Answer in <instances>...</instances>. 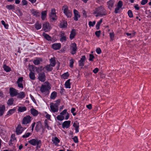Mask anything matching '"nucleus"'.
I'll return each mask as SVG.
<instances>
[{"label": "nucleus", "instance_id": "obj_1", "mask_svg": "<svg viewBox=\"0 0 151 151\" xmlns=\"http://www.w3.org/2000/svg\"><path fill=\"white\" fill-rule=\"evenodd\" d=\"M94 14H96L95 16L96 17H102L106 15V13L105 9L101 6L95 9Z\"/></svg>", "mask_w": 151, "mask_h": 151}, {"label": "nucleus", "instance_id": "obj_2", "mask_svg": "<svg viewBox=\"0 0 151 151\" xmlns=\"http://www.w3.org/2000/svg\"><path fill=\"white\" fill-rule=\"evenodd\" d=\"M28 142L33 146L36 145L37 148H38L40 147L39 145L41 143V141L40 140L33 139L29 141Z\"/></svg>", "mask_w": 151, "mask_h": 151}, {"label": "nucleus", "instance_id": "obj_3", "mask_svg": "<svg viewBox=\"0 0 151 151\" xmlns=\"http://www.w3.org/2000/svg\"><path fill=\"white\" fill-rule=\"evenodd\" d=\"M62 10L63 11L64 13L68 18H70L72 15V13L68 9V6H64L63 7Z\"/></svg>", "mask_w": 151, "mask_h": 151}, {"label": "nucleus", "instance_id": "obj_4", "mask_svg": "<svg viewBox=\"0 0 151 151\" xmlns=\"http://www.w3.org/2000/svg\"><path fill=\"white\" fill-rule=\"evenodd\" d=\"M49 84V83H45L44 85H42L40 88V91L43 93L48 91L50 89V86Z\"/></svg>", "mask_w": 151, "mask_h": 151}, {"label": "nucleus", "instance_id": "obj_5", "mask_svg": "<svg viewBox=\"0 0 151 151\" xmlns=\"http://www.w3.org/2000/svg\"><path fill=\"white\" fill-rule=\"evenodd\" d=\"M77 50V47L75 43H73L71 44L70 45V53L72 55L75 54L76 53Z\"/></svg>", "mask_w": 151, "mask_h": 151}, {"label": "nucleus", "instance_id": "obj_6", "mask_svg": "<svg viewBox=\"0 0 151 151\" xmlns=\"http://www.w3.org/2000/svg\"><path fill=\"white\" fill-rule=\"evenodd\" d=\"M31 117L29 115L24 117L22 120V124H27L30 123L31 121Z\"/></svg>", "mask_w": 151, "mask_h": 151}, {"label": "nucleus", "instance_id": "obj_7", "mask_svg": "<svg viewBox=\"0 0 151 151\" xmlns=\"http://www.w3.org/2000/svg\"><path fill=\"white\" fill-rule=\"evenodd\" d=\"M42 129V132H43L44 131V129L43 127L41 122L40 121H39L36 123V124L35 127V129L37 132H39L40 130Z\"/></svg>", "mask_w": 151, "mask_h": 151}, {"label": "nucleus", "instance_id": "obj_8", "mask_svg": "<svg viewBox=\"0 0 151 151\" xmlns=\"http://www.w3.org/2000/svg\"><path fill=\"white\" fill-rule=\"evenodd\" d=\"M18 91L13 88L9 89V93L11 97H14L17 95Z\"/></svg>", "mask_w": 151, "mask_h": 151}, {"label": "nucleus", "instance_id": "obj_9", "mask_svg": "<svg viewBox=\"0 0 151 151\" xmlns=\"http://www.w3.org/2000/svg\"><path fill=\"white\" fill-rule=\"evenodd\" d=\"M50 19L52 20H55L57 19V17L55 13V10L54 9H52L51 10V12L49 15Z\"/></svg>", "mask_w": 151, "mask_h": 151}, {"label": "nucleus", "instance_id": "obj_10", "mask_svg": "<svg viewBox=\"0 0 151 151\" xmlns=\"http://www.w3.org/2000/svg\"><path fill=\"white\" fill-rule=\"evenodd\" d=\"M50 107L51 111L53 113L57 112L58 110V107L54 105V103L50 104Z\"/></svg>", "mask_w": 151, "mask_h": 151}, {"label": "nucleus", "instance_id": "obj_11", "mask_svg": "<svg viewBox=\"0 0 151 151\" xmlns=\"http://www.w3.org/2000/svg\"><path fill=\"white\" fill-rule=\"evenodd\" d=\"M24 130V129L21 126V125L20 124L18 125L16 130V134L17 135H19L21 134Z\"/></svg>", "mask_w": 151, "mask_h": 151}, {"label": "nucleus", "instance_id": "obj_12", "mask_svg": "<svg viewBox=\"0 0 151 151\" xmlns=\"http://www.w3.org/2000/svg\"><path fill=\"white\" fill-rule=\"evenodd\" d=\"M38 78L40 81L44 82L45 80V73L42 72L39 74Z\"/></svg>", "mask_w": 151, "mask_h": 151}, {"label": "nucleus", "instance_id": "obj_13", "mask_svg": "<svg viewBox=\"0 0 151 151\" xmlns=\"http://www.w3.org/2000/svg\"><path fill=\"white\" fill-rule=\"evenodd\" d=\"M31 13L33 16H35L36 17H39L40 16V12L39 11L33 9H32Z\"/></svg>", "mask_w": 151, "mask_h": 151}, {"label": "nucleus", "instance_id": "obj_14", "mask_svg": "<svg viewBox=\"0 0 151 151\" xmlns=\"http://www.w3.org/2000/svg\"><path fill=\"white\" fill-rule=\"evenodd\" d=\"M43 30L45 32L49 31L51 29L50 26L48 23H46L43 24L42 27Z\"/></svg>", "mask_w": 151, "mask_h": 151}, {"label": "nucleus", "instance_id": "obj_15", "mask_svg": "<svg viewBox=\"0 0 151 151\" xmlns=\"http://www.w3.org/2000/svg\"><path fill=\"white\" fill-rule=\"evenodd\" d=\"M74 16L73 19L74 20L77 21L78 20V18L80 17V15L79 12L76 9H74L73 11Z\"/></svg>", "mask_w": 151, "mask_h": 151}, {"label": "nucleus", "instance_id": "obj_16", "mask_svg": "<svg viewBox=\"0 0 151 151\" xmlns=\"http://www.w3.org/2000/svg\"><path fill=\"white\" fill-rule=\"evenodd\" d=\"M61 47L60 44L56 43L52 45V48L55 50H58L60 49Z\"/></svg>", "mask_w": 151, "mask_h": 151}, {"label": "nucleus", "instance_id": "obj_17", "mask_svg": "<svg viewBox=\"0 0 151 151\" xmlns=\"http://www.w3.org/2000/svg\"><path fill=\"white\" fill-rule=\"evenodd\" d=\"M30 111L31 114L34 116H37L39 113L38 111L34 108L31 109Z\"/></svg>", "mask_w": 151, "mask_h": 151}, {"label": "nucleus", "instance_id": "obj_18", "mask_svg": "<svg viewBox=\"0 0 151 151\" xmlns=\"http://www.w3.org/2000/svg\"><path fill=\"white\" fill-rule=\"evenodd\" d=\"M86 59V57L85 55L82 56V58H81L80 60L79 61V66H83L84 65V62Z\"/></svg>", "mask_w": 151, "mask_h": 151}, {"label": "nucleus", "instance_id": "obj_19", "mask_svg": "<svg viewBox=\"0 0 151 151\" xmlns=\"http://www.w3.org/2000/svg\"><path fill=\"white\" fill-rule=\"evenodd\" d=\"M17 98L21 99L24 98L25 96V94L24 92H20L19 93L17 92Z\"/></svg>", "mask_w": 151, "mask_h": 151}, {"label": "nucleus", "instance_id": "obj_20", "mask_svg": "<svg viewBox=\"0 0 151 151\" xmlns=\"http://www.w3.org/2000/svg\"><path fill=\"white\" fill-rule=\"evenodd\" d=\"M70 121H65L62 124V127L63 128H67L69 127L70 124Z\"/></svg>", "mask_w": 151, "mask_h": 151}, {"label": "nucleus", "instance_id": "obj_21", "mask_svg": "<svg viewBox=\"0 0 151 151\" xmlns=\"http://www.w3.org/2000/svg\"><path fill=\"white\" fill-rule=\"evenodd\" d=\"M114 3V1L112 0H110L107 2L108 7L109 9H111L113 7Z\"/></svg>", "mask_w": 151, "mask_h": 151}, {"label": "nucleus", "instance_id": "obj_22", "mask_svg": "<svg viewBox=\"0 0 151 151\" xmlns=\"http://www.w3.org/2000/svg\"><path fill=\"white\" fill-rule=\"evenodd\" d=\"M5 107L4 105H0V116H2L4 114L5 111Z\"/></svg>", "mask_w": 151, "mask_h": 151}, {"label": "nucleus", "instance_id": "obj_23", "mask_svg": "<svg viewBox=\"0 0 151 151\" xmlns=\"http://www.w3.org/2000/svg\"><path fill=\"white\" fill-rule=\"evenodd\" d=\"M47 10H45L43 11L41 13V18L42 20H45V18L46 17L47 14Z\"/></svg>", "mask_w": 151, "mask_h": 151}, {"label": "nucleus", "instance_id": "obj_24", "mask_svg": "<svg viewBox=\"0 0 151 151\" xmlns=\"http://www.w3.org/2000/svg\"><path fill=\"white\" fill-rule=\"evenodd\" d=\"M76 35V30L74 29H72L70 35V38L71 40L73 39Z\"/></svg>", "mask_w": 151, "mask_h": 151}, {"label": "nucleus", "instance_id": "obj_25", "mask_svg": "<svg viewBox=\"0 0 151 151\" xmlns=\"http://www.w3.org/2000/svg\"><path fill=\"white\" fill-rule=\"evenodd\" d=\"M42 61V59L38 58L36 60H34L33 61V63L35 65H38Z\"/></svg>", "mask_w": 151, "mask_h": 151}, {"label": "nucleus", "instance_id": "obj_26", "mask_svg": "<svg viewBox=\"0 0 151 151\" xmlns=\"http://www.w3.org/2000/svg\"><path fill=\"white\" fill-rule=\"evenodd\" d=\"M57 96V93L55 91L53 92L51 94L50 99H54Z\"/></svg>", "mask_w": 151, "mask_h": 151}, {"label": "nucleus", "instance_id": "obj_27", "mask_svg": "<svg viewBox=\"0 0 151 151\" xmlns=\"http://www.w3.org/2000/svg\"><path fill=\"white\" fill-rule=\"evenodd\" d=\"M73 126L75 128L76 132H79L78 129L79 127L78 123H76L74 122L73 124Z\"/></svg>", "mask_w": 151, "mask_h": 151}, {"label": "nucleus", "instance_id": "obj_28", "mask_svg": "<svg viewBox=\"0 0 151 151\" xmlns=\"http://www.w3.org/2000/svg\"><path fill=\"white\" fill-rule=\"evenodd\" d=\"M14 101V99L13 98H11L8 100L7 103L9 106H11L13 104Z\"/></svg>", "mask_w": 151, "mask_h": 151}, {"label": "nucleus", "instance_id": "obj_29", "mask_svg": "<svg viewBox=\"0 0 151 151\" xmlns=\"http://www.w3.org/2000/svg\"><path fill=\"white\" fill-rule=\"evenodd\" d=\"M29 76L30 79L32 80H34L35 78V73L32 71L30 72Z\"/></svg>", "mask_w": 151, "mask_h": 151}, {"label": "nucleus", "instance_id": "obj_30", "mask_svg": "<svg viewBox=\"0 0 151 151\" xmlns=\"http://www.w3.org/2000/svg\"><path fill=\"white\" fill-rule=\"evenodd\" d=\"M27 110V108L25 106H19L18 107V111L20 112H23Z\"/></svg>", "mask_w": 151, "mask_h": 151}, {"label": "nucleus", "instance_id": "obj_31", "mask_svg": "<svg viewBox=\"0 0 151 151\" xmlns=\"http://www.w3.org/2000/svg\"><path fill=\"white\" fill-rule=\"evenodd\" d=\"M52 66L50 65H48L45 66L44 68H45L48 71H51L52 69Z\"/></svg>", "mask_w": 151, "mask_h": 151}, {"label": "nucleus", "instance_id": "obj_32", "mask_svg": "<svg viewBox=\"0 0 151 151\" xmlns=\"http://www.w3.org/2000/svg\"><path fill=\"white\" fill-rule=\"evenodd\" d=\"M50 65L52 67H54L56 64L55 60L54 58H52L50 60Z\"/></svg>", "mask_w": 151, "mask_h": 151}, {"label": "nucleus", "instance_id": "obj_33", "mask_svg": "<svg viewBox=\"0 0 151 151\" xmlns=\"http://www.w3.org/2000/svg\"><path fill=\"white\" fill-rule=\"evenodd\" d=\"M43 36L48 41H50L51 40V37L49 35L45 33H43Z\"/></svg>", "mask_w": 151, "mask_h": 151}, {"label": "nucleus", "instance_id": "obj_34", "mask_svg": "<svg viewBox=\"0 0 151 151\" xmlns=\"http://www.w3.org/2000/svg\"><path fill=\"white\" fill-rule=\"evenodd\" d=\"M70 79L68 80L65 83V85L66 88H70Z\"/></svg>", "mask_w": 151, "mask_h": 151}, {"label": "nucleus", "instance_id": "obj_35", "mask_svg": "<svg viewBox=\"0 0 151 151\" xmlns=\"http://www.w3.org/2000/svg\"><path fill=\"white\" fill-rule=\"evenodd\" d=\"M6 8L9 10H15V6L14 5H7L6 6Z\"/></svg>", "mask_w": 151, "mask_h": 151}, {"label": "nucleus", "instance_id": "obj_36", "mask_svg": "<svg viewBox=\"0 0 151 151\" xmlns=\"http://www.w3.org/2000/svg\"><path fill=\"white\" fill-rule=\"evenodd\" d=\"M52 141L55 144H57L59 143L60 142V140L57 137H55L54 138H53L52 139Z\"/></svg>", "mask_w": 151, "mask_h": 151}, {"label": "nucleus", "instance_id": "obj_37", "mask_svg": "<svg viewBox=\"0 0 151 151\" xmlns=\"http://www.w3.org/2000/svg\"><path fill=\"white\" fill-rule=\"evenodd\" d=\"M3 68L4 70L6 72H9L11 70L10 68L6 64H4V65Z\"/></svg>", "mask_w": 151, "mask_h": 151}, {"label": "nucleus", "instance_id": "obj_38", "mask_svg": "<svg viewBox=\"0 0 151 151\" xmlns=\"http://www.w3.org/2000/svg\"><path fill=\"white\" fill-rule=\"evenodd\" d=\"M102 19H101L100 21L98 22L96 25V28L97 29H99L101 23L102 22Z\"/></svg>", "mask_w": 151, "mask_h": 151}, {"label": "nucleus", "instance_id": "obj_39", "mask_svg": "<svg viewBox=\"0 0 151 151\" xmlns=\"http://www.w3.org/2000/svg\"><path fill=\"white\" fill-rule=\"evenodd\" d=\"M35 28L37 30L40 29L41 28V24L37 22L35 24Z\"/></svg>", "mask_w": 151, "mask_h": 151}, {"label": "nucleus", "instance_id": "obj_40", "mask_svg": "<svg viewBox=\"0 0 151 151\" xmlns=\"http://www.w3.org/2000/svg\"><path fill=\"white\" fill-rule=\"evenodd\" d=\"M16 110V109L14 108L10 109L8 112L7 115H11L14 113Z\"/></svg>", "mask_w": 151, "mask_h": 151}, {"label": "nucleus", "instance_id": "obj_41", "mask_svg": "<svg viewBox=\"0 0 151 151\" xmlns=\"http://www.w3.org/2000/svg\"><path fill=\"white\" fill-rule=\"evenodd\" d=\"M69 76V74L68 72L65 73L62 75V77L64 79H67Z\"/></svg>", "mask_w": 151, "mask_h": 151}, {"label": "nucleus", "instance_id": "obj_42", "mask_svg": "<svg viewBox=\"0 0 151 151\" xmlns=\"http://www.w3.org/2000/svg\"><path fill=\"white\" fill-rule=\"evenodd\" d=\"M45 127H47L48 130H51L52 129V128L51 127L48 126V125L47 123V121L45 120Z\"/></svg>", "mask_w": 151, "mask_h": 151}, {"label": "nucleus", "instance_id": "obj_43", "mask_svg": "<svg viewBox=\"0 0 151 151\" xmlns=\"http://www.w3.org/2000/svg\"><path fill=\"white\" fill-rule=\"evenodd\" d=\"M57 119L58 120L60 121H62L64 119V116H62V115H58L57 117Z\"/></svg>", "mask_w": 151, "mask_h": 151}, {"label": "nucleus", "instance_id": "obj_44", "mask_svg": "<svg viewBox=\"0 0 151 151\" xmlns=\"http://www.w3.org/2000/svg\"><path fill=\"white\" fill-rule=\"evenodd\" d=\"M128 14L129 17L130 18H132L133 17L132 12L130 10H128Z\"/></svg>", "mask_w": 151, "mask_h": 151}, {"label": "nucleus", "instance_id": "obj_45", "mask_svg": "<svg viewBox=\"0 0 151 151\" xmlns=\"http://www.w3.org/2000/svg\"><path fill=\"white\" fill-rule=\"evenodd\" d=\"M1 24L4 26V27L6 29H8L9 27V25L7 24H6L4 20H2L1 21Z\"/></svg>", "mask_w": 151, "mask_h": 151}, {"label": "nucleus", "instance_id": "obj_46", "mask_svg": "<svg viewBox=\"0 0 151 151\" xmlns=\"http://www.w3.org/2000/svg\"><path fill=\"white\" fill-rule=\"evenodd\" d=\"M96 23V22L94 21L93 22L90 21L89 22L88 24L90 27H93L94 26Z\"/></svg>", "mask_w": 151, "mask_h": 151}, {"label": "nucleus", "instance_id": "obj_47", "mask_svg": "<svg viewBox=\"0 0 151 151\" xmlns=\"http://www.w3.org/2000/svg\"><path fill=\"white\" fill-rule=\"evenodd\" d=\"M23 77H20L19 78L17 82V83H22V81H23Z\"/></svg>", "mask_w": 151, "mask_h": 151}, {"label": "nucleus", "instance_id": "obj_48", "mask_svg": "<svg viewBox=\"0 0 151 151\" xmlns=\"http://www.w3.org/2000/svg\"><path fill=\"white\" fill-rule=\"evenodd\" d=\"M74 61L73 59H72L70 60V66L72 68L73 66Z\"/></svg>", "mask_w": 151, "mask_h": 151}, {"label": "nucleus", "instance_id": "obj_49", "mask_svg": "<svg viewBox=\"0 0 151 151\" xmlns=\"http://www.w3.org/2000/svg\"><path fill=\"white\" fill-rule=\"evenodd\" d=\"M55 104L54 103V105L58 107L60 103V101L59 100H58L55 101Z\"/></svg>", "mask_w": 151, "mask_h": 151}, {"label": "nucleus", "instance_id": "obj_50", "mask_svg": "<svg viewBox=\"0 0 151 151\" xmlns=\"http://www.w3.org/2000/svg\"><path fill=\"white\" fill-rule=\"evenodd\" d=\"M31 134V133L30 132H27L25 134L22 136V137L24 138H27Z\"/></svg>", "mask_w": 151, "mask_h": 151}, {"label": "nucleus", "instance_id": "obj_51", "mask_svg": "<svg viewBox=\"0 0 151 151\" xmlns=\"http://www.w3.org/2000/svg\"><path fill=\"white\" fill-rule=\"evenodd\" d=\"M94 58V56L93 54H90L89 55V60L91 61H93Z\"/></svg>", "mask_w": 151, "mask_h": 151}, {"label": "nucleus", "instance_id": "obj_52", "mask_svg": "<svg viewBox=\"0 0 151 151\" xmlns=\"http://www.w3.org/2000/svg\"><path fill=\"white\" fill-rule=\"evenodd\" d=\"M122 6V2L121 1H119L117 4V6L121 8Z\"/></svg>", "mask_w": 151, "mask_h": 151}, {"label": "nucleus", "instance_id": "obj_53", "mask_svg": "<svg viewBox=\"0 0 151 151\" xmlns=\"http://www.w3.org/2000/svg\"><path fill=\"white\" fill-rule=\"evenodd\" d=\"M61 27L62 28H65L67 27V23L66 22H64L60 24Z\"/></svg>", "mask_w": 151, "mask_h": 151}, {"label": "nucleus", "instance_id": "obj_54", "mask_svg": "<svg viewBox=\"0 0 151 151\" xmlns=\"http://www.w3.org/2000/svg\"><path fill=\"white\" fill-rule=\"evenodd\" d=\"M72 139L75 143H77L78 142V139L77 136H75Z\"/></svg>", "mask_w": 151, "mask_h": 151}, {"label": "nucleus", "instance_id": "obj_55", "mask_svg": "<svg viewBox=\"0 0 151 151\" xmlns=\"http://www.w3.org/2000/svg\"><path fill=\"white\" fill-rule=\"evenodd\" d=\"M16 138L15 137V135L14 134H12L11 135V137L10 139V141H12L15 140Z\"/></svg>", "mask_w": 151, "mask_h": 151}, {"label": "nucleus", "instance_id": "obj_56", "mask_svg": "<svg viewBox=\"0 0 151 151\" xmlns=\"http://www.w3.org/2000/svg\"><path fill=\"white\" fill-rule=\"evenodd\" d=\"M148 0H142L141 1V4L142 5H144L147 3Z\"/></svg>", "mask_w": 151, "mask_h": 151}, {"label": "nucleus", "instance_id": "obj_57", "mask_svg": "<svg viewBox=\"0 0 151 151\" xmlns=\"http://www.w3.org/2000/svg\"><path fill=\"white\" fill-rule=\"evenodd\" d=\"M61 38L60 39V41L61 42H63L64 41H65L66 40V37L65 36L61 37Z\"/></svg>", "mask_w": 151, "mask_h": 151}, {"label": "nucleus", "instance_id": "obj_58", "mask_svg": "<svg viewBox=\"0 0 151 151\" xmlns=\"http://www.w3.org/2000/svg\"><path fill=\"white\" fill-rule=\"evenodd\" d=\"M110 37L111 40H113L114 37V35L113 32H111L109 33Z\"/></svg>", "mask_w": 151, "mask_h": 151}, {"label": "nucleus", "instance_id": "obj_59", "mask_svg": "<svg viewBox=\"0 0 151 151\" xmlns=\"http://www.w3.org/2000/svg\"><path fill=\"white\" fill-rule=\"evenodd\" d=\"M22 2L23 6L26 5L28 4L26 0H22Z\"/></svg>", "mask_w": 151, "mask_h": 151}, {"label": "nucleus", "instance_id": "obj_60", "mask_svg": "<svg viewBox=\"0 0 151 151\" xmlns=\"http://www.w3.org/2000/svg\"><path fill=\"white\" fill-rule=\"evenodd\" d=\"M101 32L100 31H97L95 32V34L97 37H99L100 36Z\"/></svg>", "mask_w": 151, "mask_h": 151}, {"label": "nucleus", "instance_id": "obj_61", "mask_svg": "<svg viewBox=\"0 0 151 151\" xmlns=\"http://www.w3.org/2000/svg\"><path fill=\"white\" fill-rule=\"evenodd\" d=\"M120 8L117 6V7H116L115 9L114 12L116 14L118 13L119 12V10Z\"/></svg>", "mask_w": 151, "mask_h": 151}, {"label": "nucleus", "instance_id": "obj_62", "mask_svg": "<svg viewBox=\"0 0 151 151\" xmlns=\"http://www.w3.org/2000/svg\"><path fill=\"white\" fill-rule=\"evenodd\" d=\"M96 52L98 54H100L101 53V51L100 48H98L96 50Z\"/></svg>", "mask_w": 151, "mask_h": 151}, {"label": "nucleus", "instance_id": "obj_63", "mask_svg": "<svg viewBox=\"0 0 151 151\" xmlns=\"http://www.w3.org/2000/svg\"><path fill=\"white\" fill-rule=\"evenodd\" d=\"M67 111V109H64L62 112L60 113V114L62 116L64 115L65 113H66Z\"/></svg>", "mask_w": 151, "mask_h": 151}, {"label": "nucleus", "instance_id": "obj_64", "mask_svg": "<svg viewBox=\"0 0 151 151\" xmlns=\"http://www.w3.org/2000/svg\"><path fill=\"white\" fill-rule=\"evenodd\" d=\"M99 71V69L98 68H96L95 69H94L93 70V72L94 73H97Z\"/></svg>", "mask_w": 151, "mask_h": 151}]
</instances>
